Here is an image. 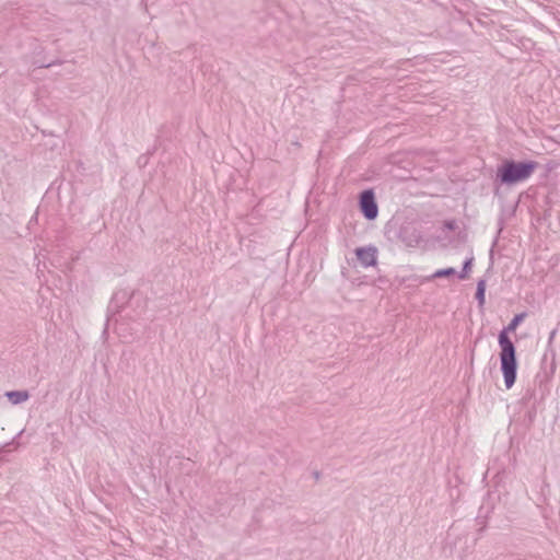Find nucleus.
<instances>
[{
  "instance_id": "9",
  "label": "nucleus",
  "mask_w": 560,
  "mask_h": 560,
  "mask_svg": "<svg viewBox=\"0 0 560 560\" xmlns=\"http://www.w3.org/2000/svg\"><path fill=\"white\" fill-rule=\"evenodd\" d=\"M118 299H119V294H118V293H116V294L113 296V299H112V301H110V303H109L108 311H112V310H114V308H117V307H118V306H117V304H116V302L118 301Z\"/></svg>"
},
{
  "instance_id": "11",
  "label": "nucleus",
  "mask_w": 560,
  "mask_h": 560,
  "mask_svg": "<svg viewBox=\"0 0 560 560\" xmlns=\"http://www.w3.org/2000/svg\"><path fill=\"white\" fill-rule=\"evenodd\" d=\"M52 65H54V62H51V63H47V65H45L44 67L49 68V67H51Z\"/></svg>"
},
{
  "instance_id": "8",
  "label": "nucleus",
  "mask_w": 560,
  "mask_h": 560,
  "mask_svg": "<svg viewBox=\"0 0 560 560\" xmlns=\"http://www.w3.org/2000/svg\"><path fill=\"white\" fill-rule=\"evenodd\" d=\"M471 264H472V258L468 259V260L464 264V270H463V273L459 276L462 279H466V278H468V273H469V271H470Z\"/></svg>"
},
{
  "instance_id": "3",
  "label": "nucleus",
  "mask_w": 560,
  "mask_h": 560,
  "mask_svg": "<svg viewBox=\"0 0 560 560\" xmlns=\"http://www.w3.org/2000/svg\"><path fill=\"white\" fill-rule=\"evenodd\" d=\"M359 207L366 220H374L378 214L375 195L372 189H364L359 197Z\"/></svg>"
},
{
  "instance_id": "4",
  "label": "nucleus",
  "mask_w": 560,
  "mask_h": 560,
  "mask_svg": "<svg viewBox=\"0 0 560 560\" xmlns=\"http://www.w3.org/2000/svg\"><path fill=\"white\" fill-rule=\"evenodd\" d=\"M354 253L360 265L364 268L373 267L377 262V248L375 246L358 247Z\"/></svg>"
},
{
  "instance_id": "6",
  "label": "nucleus",
  "mask_w": 560,
  "mask_h": 560,
  "mask_svg": "<svg viewBox=\"0 0 560 560\" xmlns=\"http://www.w3.org/2000/svg\"><path fill=\"white\" fill-rule=\"evenodd\" d=\"M485 292H486V282H485V280H480L478 282L477 293H476V296H477L480 305H482L485 303Z\"/></svg>"
},
{
  "instance_id": "7",
  "label": "nucleus",
  "mask_w": 560,
  "mask_h": 560,
  "mask_svg": "<svg viewBox=\"0 0 560 560\" xmlns=\"http://www.w3.org/2000/svg\"><path fill=\"white\" fill-rule=\"evenodd\" d=\"M454 272H455V270L453 268L440 269V270L435 271L433 277L434 278H444V277H448L451 275H454Z\"/></svg>"
},
{
  "instance_id": "2",
  "label": "nucleus",
  "mask_w": 560,
  "mask_h": 560,
  "mask_svg": "<svg viewBox=\"0 0 560 560\" xmlns=\"http://www.w3.org/2000/svg\"><path fill=\"white\" fill-rule=\"evenodd\" d=\"M537 168L536 162L505 161L498 170V176L505 184L523 182Z\"/></svg>"
},
{
  "instance_id": "5",
  "label": "nucleus",
  "mask_w": 560,
  "mask_h": 560,
  "mask_svg": "<svg viewBox=\"0 0 560 560\" xmlns=\"http://www.w3.org/2000/svg\"><path fill=\"white\" fill-rule=\"evenodd\" d=\"M4 396L12 405H19L30 398V393L27 390H9L5 392Z\"/></svg>"
},
{
  "instance_id": "1",
  "label": "nucleus",
  "mask_w": 560,
  "mask_h": 560,
  "mask_svg": "<svg viewBox=\"0 0 560 560\" xmlns=\"http://www.w3.org/2000/svg\"><path fill=\"white\" fill-rule=\"evenodd\" d=\"M526 314L521 313L513 317L510 324L503 328L498 337V342L500 346V364L501 372L504 378V385L506 389L512 388L516 381V372H517V360H516V349L513 345L510 334L515 332L518 325L523 322Z\"/></svg>"
},
{
  "instance_id": "10",
  "label": "nucleus",
  "mask_w": 560,
  "mask_h": 560,
  "mask_svg": "<svg viewBox=\"0 0 560 560\" xmlns=\"http://www.w3.org/2000/svg\"><path fill=\"white\" fill-rule=\"evenodd\" d=\"M313 475H314L316 480L319 478V472L318 471H314Z\"/></svg>"
}]
</instances>
